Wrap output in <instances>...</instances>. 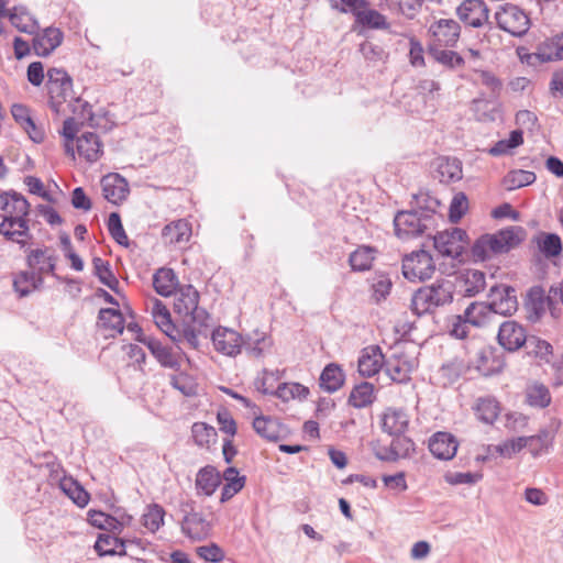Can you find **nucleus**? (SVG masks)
I'll use <instances>...</instances> for the list:
<instances>
[{"instance_id": "f257e3e1", "label": "nucleus", "mask_w": 563, "mask_h": 563, "mask_svg": "<svg viewBox=\"0 0 563 563\" xmlns=\"http://www.w3.org/2000/svg\"><path fill=\"white\" fill-rule=\"evenodd\" d=\"M3 220L0 223V233L9 241L24 247L26 239L31 238L29 227V201L19 192L11 191L1 195Z\"/></svg>"}, {"instance_id": "f03ea898", "label": "nucleus", "mask_w": 563, "mask_h": 563, "mask_svg": "<svg viewBox=\"0 0 563 563\" xmlns=\"http://www.w3.org/2000/svg\"><path fill=\"white\" fill-rule=\"evenodd\" d=\"M523 240V229L511 227L494 234H484L472 246V255L477 261H486L494 255L508 253Z\"/></svg>"}, {"instance_id": "7ed1b4c3", "label": "nucleus", "mask_w": 563, "mask_h": 563, "mask_svg": "<svg viewBox=\"0 0 563 563\" xmlns=\"http://www.w3.org/2000/svg\"><path fill=\"white\" fill-rule=\"evenodd\" d=\"M453 290L450 282H435L419 288L411 298V310L417 316L432 313L437 308L451 303Z\"/></svg>"}, {"instance_id": "20e7f679", "label": "nucleus", "mask_w": 563, "mask_h": 563, "mask_svg": "<svg viewBox=\"0 0 563 563\" xmlns=\"http://www.w3.org/2000/svg\"><path fill=\"white\" fill-rule=\"evenodd\" d=\"M174 311L188 318L192 323L207 327L210 318L208 311L199 307V292L192 285H183L174 292Z\"/></svg>"}, {"instance_id": "39448f33", "label": "nucleus", "mask_w": 563, "mask_h": 563, "mask_svg": "<svg viewBox=\"0 0 563 563\" xmlns=\"http://www.w3.org/2000/svg\"><path fill=\"white\" fill-rule=\"evenodd\" d=\"M46 88L49 97V106L56 113L65 112L63 108L74 96L73 79L63 68H49L47 70Z\"/></svg>"}, {"instance_id": "423d86ee", "label": "nucleus", "mask_w": 563, "mask_h": 563, "mask_svg": "<svg viewBox=\"0 0 563 563\" xmlns=\"http://www.w3.org/2000/svg\"><path fill=\"white\" fill-rule=\"evenodd\" d=\"M433 223V217L424 211H399L394 218L396 235L411 239L423 234Z\"/></svg>"}, {"instance_id": "0eeeda50", "label": "nucleus", "mask_w": 563, "mask_h": 563, "mask_svg": "<svg viewBox=\"0 0 563 563\" xmlns=\"http://www.w3.org/2000/svg\"><path fill=\"white\" fill-rule=\"evenodd\" d=\"M435 264L429 252L415 251L402 260V275L410 282H423L432 277Z\"/></svg>"}, {"instance_id": "6e6552de", "label": "nucleus", "mask_w": 563, "mask_h": 563, "mask_svg": "<svg viewBox=\"0 0 563 563\" xmlns=\"http://www.w3.org/2000/svg\"><path fill=\"white\" fill-rule=\"evenodd\" d=\"M468 245L466 231L460 228H452L438 232L433 236V246L443 256L459 258Z\"/></svg>"}, {"instance_id": "1a4fd4ad", "label": "nucleus", "mask_w": 563, "mask_h": 563, "mask_svg": "<svg viewBox=\"0 0 563 563\" xmlns=\"http://www.w3.org/2000/svg\"><path fill=\"white\" fill-rule=\"evenodd\" d=\"M498 26L514 36L525 35L530 27V19L519 7L506 3L495 13Z\"/></svg>"}, {"instance_id": "9d476101", "label": "nucleus", "mask_w": 563, "mask_h": 563, "mask_svg": "<svg viewBox=\"0 0 563 563\" xmlns=\"http://www.w3.org/2000/svg\"><path fill=\"white\" fill-rule=\"evenodd\" d=\"M488 305L493 316H511L518 309L516 289L509 285H495L489 289Z\"/></svg>"}, {"instance_id": "9b49d317", "label": "nucleus", "mask_w": 563, "mask_h": 563, "mask_svg": "<svg viewBox=\"0 0 563 563\" xmlns=\"http://www.w3.org/2000/svg\"><path fill=\"white\" fill-rule=\"evenodd\" d=\"M135 340L150 350L162 367L174 371L180 369V355L172 346L165 345L154 336L145 335L144 333H140Z\"/></svg>"}, {"instance_id": "f8f14e48", "label": "nucleus", "mask_w": 563, "mask_h": 563, "mask_svg": "<svg viewBox=\"0 0 563 563\" xmlns=\"http://www.w3.org/2000/svg\"><path fill=\"white\" fill-rule=\"evenodd\" d=\"M181 509L186 512L181 520V531L192 540H202L209 536L210 523L201 512L194 510V501L181 504Z\"/></svg>"}, {"instance_id": "ddd939ff", "label": "nucleus", "mask_w": 563, "mask_h": 563, "mask_svg": "<svg viewBox=\"0 0 563 563\" xmlns=\"http://www.w3.org/2000/svg\"><path fill=\"white\" fill-rule=\"evenodd\" d=\"M211 339L216 351L223 355L234 357L242 352L243 335L233 329L218 327Z\"/></svg>"}, {"instance_id": "4468645a", "label": "nucleus", "mask_w": 563, "mask_h": 563, "mask_svg": "<svg viewBox=\"0 0 563 563\" xmlns=\"http://www.w3.org/2000/svg\"><path fill=\"white\" fill-rule=\"evenodd\" d=\"M57 260L56 251L47 246L31 250L26 255V264L33 272L40 274V276L52 274L57 279H60L55 274Z\"/></svg>"}, {"instance_id": "2eb2a0df", "label": "nucleus", "mask_w": 563, "mask_h": 563, "mask_svg": "<svg viewBox=\"0 0 563 563\" xmlns=\"http://www.w3.org/2000/svg\"><path fill=\"white\" fill-rule=\"evenodd\" d=\"M429 33L433 40L432 46H454L459 41L461 26L453 19H440L430 25Z\"/></svg>"}, {"instance_id": "dca6fc26", "label": "nucleus", "mask_w": 563, "mask_h": 563, "mask_svg": "<svg viewBox=\"0 0 563 563\" xmlns=\"http://www.w3.org/2000/svg\"><path fill=\"white\" fill-rule=\"evenodd\" d=\"M497 340L504 350L515 352L527 343L528 336L520 323L508 320L499 325Z\"/></svg>"}, {"instance_id": "f3484780", "label": "nucleus", "mask_w": 563, "mask_h": 563, "mask_svg": "<svg viewBox=\"0 0 563 563\" xmlns=\"http://www.w3.org/2000/svg\"><path fill=\"white\" fill-rule=\"evenodd\" d=\"M488 8L483 0H464L457 8L459 19L467 26L481 27L488 21Z\"/></svg>"}, {"instance_id": "a211bd4d", "label": "nucleus", "mask_w": 563, "mask_h": 563, "mask_svg": "<svg viewBox=\"0 0 563 563\" xmlns=\"http://www.w3.org/2000/svg\"><path fill=\"white\" fill-rule=\"evenodd\" d=\"M102 195L113 205L124 201L129 195V184L121 175L112 173L101 179Z\"/></svg>"}, {"instance_id": "6ab92c4d", "label": "nucleus", "mask_w": 563, "mask_h": 563, "mask_svg": "<svg viewBox=\"0 0 563 563\" xmlns=\"http://www.w3.org/2000/svg\"><path fill=\"white\" fill-rule=\"evenodd\" d=\"M457 448V440L449 432H437L429 440V450L439 460H452L456 454Z\"/></svg>"}, {"instance_id": "aec40b11", "label": "nucleus", "mask_w": 563, "mask_h": 563, "mask_svg": "<svg viewBox=\"0 0 563 563\" xmlns=\"http://www.w3.org/2000/svg\"><path fill=\"white\" fill-rule=\"evenodd\" d=\"M456 282L464 297H474L485 289L486 275L479 269L466 268L460 272Z\"/></svg>"}, {"instance_id": "412c9836", "label": "nucleus", "mask_w": 563, "mask_h": 563, "mask_svg": "<svg viewBox=\"0 0 563 563\" xmlns=\"http://www.w3.org/2000/svg\"><path fill=\"white\" fill-rule=\"evenodd\" d=\"M76 150L88 163L97 162L103 154V145L95 132H85L76 139Z\"/></svg>"}, {"instance_id": "4be33fe9", "label": "nucleus", "mask_w": 563, "mask_h": 563, "mask_svg": "<svg viewBox=\"0 0 563 563\" xmlns=\"http://www.w3.org/2000/svg\"><path fill=\"white\" fill-rule=\"evenodd\" d=\"M64 34L57 27H46L43 33L33 38V49L37 56L51 55L63 42Z\"/></svg>"}, {"instance_id": "5701e85b", "label": "nucleus", "mask_w": 563, "mask_h": 563, "mask_svg": "<svg viewBox=\"0 0 563 563\" xmlns=\"http://www.w3.org/2000/svg\"><path fill=\"white\" fill-rule=\"evenodd\" d=\"M255 432L263 439L277 442L287 434L286 427L278 420L267 416H258L253 421Z\"/></svg>"}, {"instance_id": "b1692460", "label": "nucleus", "mask_w": 563, "mask_h": 563, "mask_svg": "<svg viewBox=\"0 0 563 563\" xmlns=\"http://www.w3.org/2000/svg\"><path fill=\"white\" fill-rule=\"evenodd\" d=\"M384 363V355L378 345H369L362 350L358 358V373L363 377L376 375Z\"/></svg>"}, {"instance_id": "393cba45", "label": "nucleus", "mask_w": 563, "mask_h": 563, "mask_svg": "<svg viewBox=\"0 0 563 563\" xmlns=\"http://www.w3.org/2000/svg\"><path fill=\"white\" fill-rule=\"evenodd\" d=\"M151 313L155 324L163 333L174 342L180 341V332L173 323L169 310L161 300L153 301Z\"/></svg>"}, {"instance_id": "a878e982", "label": "nucleus", "mask_w": 563, "mask_h": 563, "mask_svg": "<svg viewBox=\"0 0 563 563\" xmlns=\"http://www.w3.org/2000/svg\"><path fill=\"white\" fill-rule=\"evenodd\" d=\"M462 162L456 157H439L435 162V177L445 184L462 179Z\"/></svg>"}, {"instance_id": "bb28decb", "label": "nucleus", "mask_w": 563, "mask_h": 563, "mask_svg": "<svg viewBox=\"0 0 563 563\" xmlns=\"http://www.w3.org/2000/svg\"><path fill=\"white\" fill-rule=\"evenodd\" d=\"M273 341L271 336H268L265 332L260 330H254L252 333L243 335V345L242 350L250 357H261L265 352L269 351L272 347Z\"/></svg>"}, {"instance_id": "cd10ccee", "label": "nucleus", "mask_w": 563, "mask_h": 563, "mask_svg": "<svg viewBox=\"0 0 563 563\" xmlns=\"http://www.w3.org/2000/svg\"><path fill=\"white\" fill-rule=\"evenodd\" d=\"M409 424L408 416L402 410L388 409L382 418V429L389 435H402Z\"/></svg>"}, {"instance_id": "c85d7f7f", "label": "nucleus", "mask_w": 563, "mask_h": 563, "mask_svg": "<svg viewBox=\"0 0 563 563\" xmlns=\"http://www.w3.org/2000/svg\"><path fill=\"white\" fill-rule=\"evenodd\" d=\"M221 484L220 473L216 467L207 465L199 470L196 476V489L198 494L211 496Z\"/></svg>"}, {"instance_id": "c756f323", "label": "nucleus", "mask_w": 563, "mask_h": 563, "mask_svg": "<svg viewBox=\"0 0 563 563\" xmlns=\"http://www.w3.org/2000/svg\"><path fill=\"white\" fill-rule=\"evenodd\" d=\"M190 236L191 227L184 219L172 221L162 230V238L166 244H179L188 242Z\"/></svg>"}, {"instance_id": "7c9ffc66", "label": "nucleus", "mask_w": 563, "mask_h": 563, "mask_svg": "<svg viewBox=\"0 0 563 563\" xmlns=\"http://www.w3.org/2000/svg\"><path fill=\"white\" fill-rule=\"evenodd\" d=\"M550 294L545 297L544 289L541 286H533L527 294L526 307L536 319H539L544 312L547 306L551 307L560 300H549Z\"/></svg>"}, {"instance_id": "2f4dec72", "label": "nucleus", "mask_w": 563, "mask_h": 563, "mask_svg": "<svg viewBox=\"0 0 563 563\" xmlns=\"http://www.w3.org/2000/svg\"><path fill=\"white\" fill-rule=\"evenodd\" d=\"M126 543H132V541H124L120 538L108 533L99 534L96 543L95 550L100 556L106 555H125V545Z\"/></svg>"}, {"instance_id": "473e14b6", "label": "nucleus", "mask_w": 563, "mask_h": 563, "mask_svg": "<svg viewBox=\"0 0 563 563\" xmlns=\"http://www.w3.org/2000/svg\"><path fill=\"white\" fill-rule=\"evenodd\" d=\"M9 20L20 32L34 34L38 30V23L25 7L19 5L10 10Z\"/></svg>"}, {"instance_id": "72a5a7b5", "label": "nucleus", "mask_w": 563, "mask_h": 563, "mask_svg": "<svg viewBox=\"0 0 563 563\" xmlns=\"http://www.w3.org/2000/svg\"><path fill=\"white\" fill-rule=\"evenodd\" d=\"M153 286L157 294L168 297L177 289L178 278L172 268L162 267L153 276Z\"/></svg>"}, {"instance_id": "f704fd0d", "label": "nucleus", "mask_w": 563, "mask_h": 563, "mask_svg": "<svg viewBox=\"0 0 563 563\" xmlns=\"http://www.w3.org/2000/svg\"><path fill=\"white\" fill-rule=\"evenodd\" d=\"M505 367V361L496 351L483 350L479 354L476 368L484 376L498 374Z\"/></svg>"}, {"instance_id": "c9c22d12", "label": "nucleus", "mask_w": 563, "mask_h": 563, "mask_svg": "<svg viewBox=\"0 0 563 563\" xmlns=\"http://www.w3.org/2000/svg\"><path fill=\"white\" fill-rule=\"evenodd\" d=\"M376 399L375 387L372 383L362 382L353 387L347 404L361 409L371 406Z\"/></svg>"}, {"instance_id": "e433bc0d", "label": "nucleus", "mask_w": 563, "mask_h": 563, "mask_svg": "<svg viewBox=\"0 0 563 563\" xmlns=\"http://www.w3.org/2000/svg\"><path fill=\"white\" fill-rule=\"evenodd\" d=\"M463 314L471 325L476 328L485 327L494 317L488 302L484 301H474L470 303Z\"/></svg>"}, {"instance_id": "4c0bfd02", "label": "nucleus", "mask_w": 563, "mask_h": 563, "mask_svg": "<svg viewBox=\"0 0 563 563\" xmlns=\"http://www.w3.org/2000/svg\"><path fill=\"white\" fill-rule=\"evenodd\" d=\"M98 319L99 324L104 330L109 331V336H115L117 334H121L124 330V317L119 309H100Z\"/></svg>"}, {"instance_id": "58836bf2", "label": "nucleus", "mask_w": 563, "mask_h": 563, "mask_svg": "<svg viewBox=\"0 0 563 563\" xmlns=\"http://www.w3.org/2000/svg\"><path fill=\"white\" fill-rule=\"evenodd\" d=\"M44 283L43 276L35 272H20L13 278L14 290L20 297L29 296L33 290L40 289Z\"/></svg>"}, {"instance_id": "ea45409f", "label": "nucleus", "mask_w": 563, "mask_h": 563, "mask_svg": "<svg viewBox=\"0 0 563 563\" xmlns=\"http://www.w3.org/2000/svg\"><path fill=\"white\" fill-rule=\"evenodd\" d=\"M343 369L335 363L328 364L320 375V387L327 393H335L344 384Z\"/></svg>"}, {"instance_id": "a19ab883", "label": "nucleus", "mask_w": 563, "mask_h": 563, "mask_svg": "<svg viewBox=\"0 0 563 563\" xmlns=\"http://www.w3.org/2000/svg\"><path fill=\"white\" fill-rule=\"evenodd\" d=\"M225 481L221 492V503L230 500L235 494L243 489L246 477L240 476L238 468L230 466L223 472Z\"/></svg>"}, {"instance_id": "79ce46f5", "label": "nucleus", "mask_w": 563, "mask_h": 563, "mask_svg": "<svg viewBox=\"0 0 563 563\" xmlns=\"http://www.w3.org/2000/svg\"><path fill=\"white\" fill-rule=\"evenodd\" d=\"M536 244L545 258H553L562 254L563 245L556 233L542 232L536 238Z\"/></svg>"}, {"instance_id": "37998d69", "label": "nucleus", "mask_w": 563, "mask_h": 563, "mask_svg": "<svg viewBox=\"0 0 563 563\" xmlns=\"http://www.w3.org/2000/svg\"><path fill=\"white\" fill-rule=\"evenodd\" d=\"M60 489L80 508L87 506L90 499L88 492L73 477H64L59 482Z\"/></svg>"}, {"instance_id": "c03bdc74", "label": "nucleus", "mask_w": 563, "mask_h": 563, "mask_svg": "<svg viewBox=\"0 0 563 563\" xmlns=\"http://www.w3.org/2000/svg\"><path fill=\"white\" fill-rule=\"evenodd\" d=\"M413 367L411 361L395 358L387 362L386 372L391 380L404 384L410 380Z\"/></svg>"}, {"instance_id": "a18cd8bd", "label": "nucleus", "mask_w": 563, "mask_h": 563, "mask_svg": "<svg viewBox=\"0 0 563 563\" xmlns=\"http://www.w3.org/2000/svg\"><path fill=\"white\" fill-rule=\"evenodd\" d=\"M356 23L372 30H388L390 24L386 16L369 5L366 9H361L355 18Z\"/></svg>"}, {"instance_id": "49530a36", "label": "nucleus", "mask_w": 563, "mask_h": 563, "mask_svg": "<svg viewBox=\"0 0 563 563\" xmlns=\"http://www.w3.org/2000/svg\"><path fill=\"white\" fill-rule=\"evenodd\" d=\"M415 452V442L402 435H394L389 446V453L386 456H379L382 460L396 461L399 457H408Z\"/></svg>"}, {"instance_id": "de8ad7c7", "label": "nucleus", "mask_w": 563, "mask_h": 563, "mask_svg": "<svg viewBox=\"0 0 563 563\" xmlns=\"http://www.w3.org/2000/svg\"><path fill=\"white\" fill-rule=\"evenodd\" d=\"M375 258V249L371 246H358L350 254L349 263L355 272H364L371 268Z\"/></svg>"}, {"instance_id": "09e8293b", "label": "nucleus", "mask_w": 563, "mask_h": 563, "mask_svg": "<svg viewBox=\"0 0 563 563\" xmlns=\"http://www.w3.org/2000/svg\"><path fill=\"white\" fill-rule=\"evenodd\" d=\"M536 179L537 176L531 170L512 169L506 174L503 183L507 190H515L533 184Z\"/></svg>"}, {"instance_id": "8fccbe9b", "label": "nucleus", "mask_w": 563, "mask_h": 563, "mask_svg": "<svg viewBox=\"0 0 563 563\" xmlns=\"http://www.w3.org/2000/svg\"><path fill=\"white\" fill-rule=\"evenodd\" d=\"M527 402L531 407L545 408L551 404V394L549 388L540 383H534L527 388Z\"/></svg>"}, {"instance_id": "3c124183", "label": "nucleus", "mask_w": 563, "mask_h": 563, "mask_svg": "<svg viewBox=\"0 0 563 563\" xmlns=\"http://www.w3.org/2000/svg\"><path fill=\"white\" fill-rule=\"evenodd\" d=\"M475 413L481 421L492 424L499 415V404L494 398H479L475 406Z\"/></svg>"}, {"instance_id": "603ef678", "label": "nucleus", "mask_w": 563, "mask_h": 563, "mask_svg": "<svg viewBox=\"0 0 563 563\" xmlns=\"http://www.w3.org/2000/svg\"><path fill=\"white\" fill-rule=\"evenodd\" d=\"M538 56L542 62L563 59V33L542 44Z\"/></svg>"}, {"instance_id": "864d4df0", "label": "nucleus", "mask_w": 563, "mask_h": 563, "mask_svg": "<svg viewBox=\"0 0 563 563\" xmlns=\"http://www.w3.org/2000/svg\"><path fill=\"white\" fill-rule=\"evenodd\" d=\"M191 434L195 443L201 448H209L218 437L217 430L206 422H195L191 427Z\"/></svg>"}, {"instance_id": "5fc2aeb1", "label": "nucleus", "mask_w": 563, "mask_h": 563, "mask_svg": "<svg viewBox=\"0 0 563 563\" xmlns=\"http://www.w3.org/2000/svg\"><path fill=\"white\" fill-rule=\"evenodd\" d=\"M95 275L99 280L109 287L111 290L117 291L119 287V280L112 273L108 261H103L100 257H93L92 260Z\"/></svg>"}, {"instance_id": "6e6d98bb", "label": "nucleus", "mask_w": 563, "mask_h": 563, "mask_svg": "<svg viewBox=\"0 0 563 563\" xmlns=\"http://www.w3.org/2000/svg\"><path fill=\"white\" fill-rule=\"evenodd\" d=\"M309 389L299 383H284L275 390V395L284 401L290 399H303L308 396Z\"/></svg>"}, {"instance_id": "4d7b16f0", "label": "nucleus", "mask_w": 563, "mask_h": 563, "mask_svg": "<svg viewBox=\"0 0 563 563\" xmlns=\"http://www.w3.org/2000/svg\"><path fill=\"white\" fill-rule=\"evenodd\" d=\"M165 510L158 504H152L146 508L142 519L143 525L151 532L157 531L164 522Z\"/></svg>"}, {"instance_id": "13d9d810", "label": "nucleus", "mask_w": 563, "mask_h": 563, "mask_svg": "<svg viewBox=\"0 0 563 563\" xmlns=\"http://www.w3.org/2000/svg\"><path fill=\"white\" fill-rule=\"evenodd\" d=\"M331 9L344 13L352 14L354 18L357 16L361 9H366L369 5L367 0H328Z\"/></svg>"}, {"instance_id": "bf43d9fd", "label": "nucleus", "mask_w": 563, "mask_h": 563, "mask_svg": "<svg viewBox=\"0 0 563 563\" xmlns=\"http://www.w3.org/2000/svg\"><path fill=\"white\" fill-rule=\"evenodd\" d=\"M430 54L433 58L440 64L448 66L450 68H456L463 65L464 59L456 52L449 49H441L435 46H430Z\"/></svg>"}, {"instance_id": "052dcab7", "label": "nucleus", "mask_w": 563, "mask_h": 563, "mask_svg": "<svg viewBox=\"0 0 563 563\" xmlns=\"http://www.w3.org/2000/svg\"><path fill=\"white\" fill-rule=\"evenodd\" d=\"M107 225L110 235L118 244L123 246L129 245V238L124 231L121 217L118 212L110 213Z\"/></svg>"}, {"instance_id": "680f3d73", "label": "nucleus", "mask_w": 563, "mask_h": 563, "mask_svg": "<svg viewBox=\"0 0 563 563\" xmlns=\"http://www.w3.org/2000/svg\"><path fill=\"white\" fill-rule=\"evenodd\" d=\"M88 521L99 529L103 530H113L120 526V522L112 516L107 515L99 510H89L88 511Z\"/></svg>"}, {"instance_id": "e2e57ef3", "label": "nucleus", "mask_w": 563, "mask_h": 563, "mask_svg": "<svg viewBox=\"0 0 563 563\" xmlns=\"http://www.w3.org/2000/svg\"><path fill=\"white\" fill-rule=\"evenodd\" d=\"M170 385L179 390L184 396L190 397L196 395V385L194 379L186 373L180 372L170 376Z\"/></svg>"}, {"instance_id": "0e129e2a", "label": "nucleus", "mask_w": 563, "mask_h": 563, "mask_svg": "<svg viewBox=\"0 0 563 563\" xmlns=\"http://www.w3.org/2000/svg\"><path fill=\"white\" fill-rule=\"evenodd\" d=\"M467 208L468 201L466 195L464 192L454 195L449 209L450 221L453 223L459 222L467 211Z\"/></svg>"}, {"instance_id": "69168bd1", "label": "nucleus", "mask_w": 563, "mask_h": 563, "mask_svg": "<svg viewBox=\"0 0 563 563\" xmlns=\"http://www.w3.org/2000/svg\"><path fill=\"white\" fill-rule=\"evenodd\" d=\"M391 280L385 274H378L373 278L372 289L376 302L386 299L391 289Z\"/></svg>"}, {"instance_id": "338daca9", "label": "nucleus", "mask_w": 563, "mask_h": 563, "mask_svg": "<svg viewBox=\"0 0 563 563\" xmlns=\"http://www.w3.org/2000/svg\"><path fill=\"white\" fill-rule=\"evenodd\" d=\"M77 122L74 118H68L63 123V136L65 137V152L75 159L74 141L77 134Z\"/></svg>"}, {"instance_id": "774afa93", "label": "nucleus", "mask_w": 563, "mask_h": 563, "mask_svg": "<svg viewBox=\"0 0 563 563\" xmlns=\"http://www.w3.org/2000/svg\"><path fill=\"white\" fill-rule=\"evenodd\" d=\"M66 107L80 120L81 123L92 117L90 104L78 96H74L66 103Z\"/></svg>"}]
</instances>
